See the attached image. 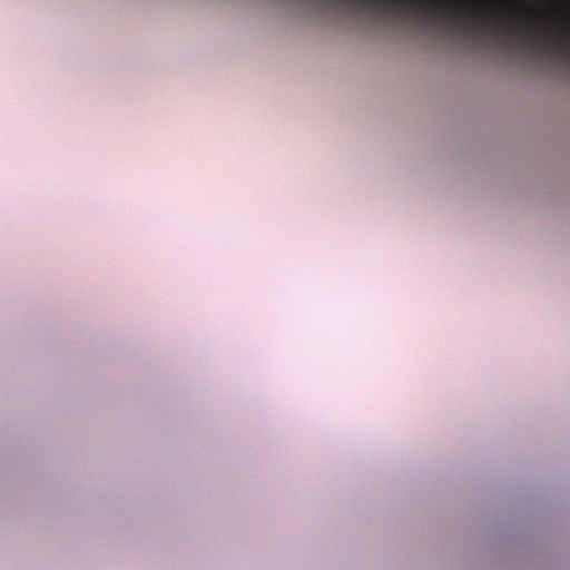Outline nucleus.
I'll return each instance as SVG.
<instances>
[{
	"label": "nucleus",
	"instance_id": "2",
	"mask_svg": "<svg viewBox=\"0 0 570 570\" xmlns=\"http://www.w3.org/2000/svg\"><path fill=\"white\" fill-rule=\"evenodd\" d=\"M519 31L521 33V36L523 37H530L534 40H544L547 42V45H550V39L547 35L542 33L538 26L537 24H532V23H521L519 26Z\"/></svg>",
	"mask_w": 570,
	"mask_h": 570
},
{
	"label": "nucleus",
	"instance_id": "1",
	"mask_svg": "<svg viewBox=\"0 0 570 570\" xmlns=\"http://www.w3.org/2000/svg\"><path fill=\"white\" fill-rule=\"evenodd\" d=\"M366 3H375L381 8L407 7L428 11L431 14L450 16L454 20L464 19L468 22L479 24L483 30L510 31L504 23L502 10L494 4L484 3L476 6L474 2L464 0L460 6H450L439 0H362Z\"/></svg>",
	"mask_w": 570,
	"mask_h": 570
},
{
	"label": "nucleus",
	"instance_id": "3",
	"mask_svg": "<svg viewBox=\"0 0 570 570\" xmlns=\"http://www.w3.org/2000/svg\"><path fill=\"white\" fill-rule=\"evenodd\" d=\"M557 33H558V41L556 42V46L559 49H566L568 47V42L564 39L567 36V30L562 27H559L557 29Z\"/></svg>",
	"mask_w": 570,
	"mask_h": 570
}]
</instances>
